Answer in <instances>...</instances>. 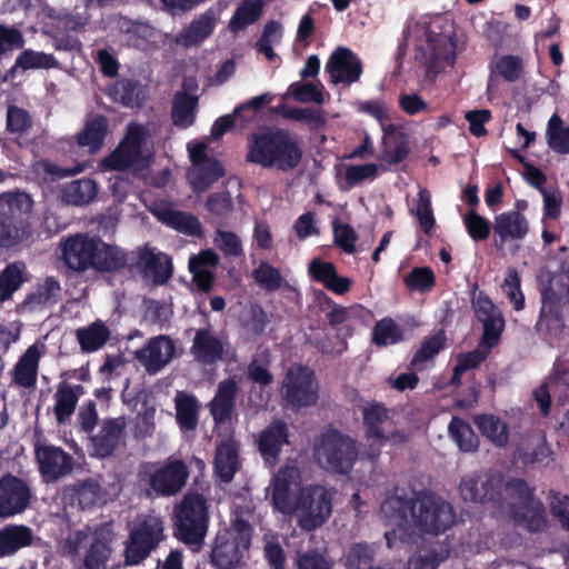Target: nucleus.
I'll return each instance as SVG.
<instances>
[{
  "label": "nucleus",
  "instance_id": "f257e3e1",
  "mask_svg": "<svg viewBox=\"0 0 569 569\" xmlns=\"http://www.w3.org/2000/svg\"><path fill=\"white\" fill-rule=\"evenodd\" d=\"M380 517L391 527L385 532L390 549L413 542L422 532L446 530L455 521L452 507L432 495H425L413 501L390 496L381 503Z\"/></svg>",
  "mask_w": 569,
  "mask_h": 569
},
{
  "label": "nucleus",
  "instance_id": "f03ea898",
  "mask_svg": "<svg viewBox=\"0 0 569 569\" xmlns=\"http://www.w3.org/2000/svg\"><path fill=\"white\" fill-rule=\"evenodd\" d=\"M268 496L272 506L287 516H296L306 530L322 526L331 516L333 492L322 485L303 483L296 466L281 468L272 478Z\"/></svg>",
  "mask_w": 569,
  "mask_h": 569
},
{
  "label": "nucleus",
  "instance_id": "7ed1b4c3",
  "mask_svg": "<svg viewBox=\"0 0 569 569\" xmlns=\"http://www.w3.org/2000/svg\"><path fill=\"white\" fill-rule=\"evenodd\" d=\"M451 26L441 17L422 19L409 27L407 44L417 52V58L430 69L442 68V62L450 66L455 57V43Z\"/></svg>",
  "mask_w": 569,
  "mask_h": 569
},
{
  "label": "nucleus",
  "instance_id": "20e7f679",
  "mask_svg": "<svg viewBox=\"0 0 569 569\" xmlns=\"http://www.w3.org/2000/svg\"><path fill=\"white\" fill-rule=\"evenodd\" d=\"M114 533L109 527H100L71 531L60 541L63 555L77 556L81 548H86L83 556L84 569H106L112 553Z\"/></svg>",
  "mask_w": 569,
  "mask_h": 569
},
{
  "label": "nucleus",
  "instance_id": "39448f33",
  "mask_svg": "<svg viewBox=\"0 0 569 569\" xmlns=\"http://www.w3.org/2000/svg\"><path fill=\"white\" fill-rule=\"evenodd\" d=\"M300 158L301 152L293 140L280 130L256 134L249 143L248 160L263 167L289 169L295 167Z\"/></svg>",
  "mask_w": 569,
  "mask_h": 569
},
{
  "label": "nucleus",
  "instance_id": "423d86ee",
  "mask_svg": "<svg viewBox=\"0 0 569 569\" xmlns=\"http://www.w3.org/2000/svg\"><path fill=\"white\" fill-rule=\"evenodd\" d=\"M361 110L373 117L382 131L380 160L387 164H397L409 153V136L406 126L398 121L395 113L382 101H368Z\"/></svg>",
  "mask_w": 569,
  "mask_h": 569
},
{
  "label": "nucleus",
  "instance_id": "0eeeda50",
  "mask_svg": "<svg viewBox=\"0 0 569 569\" xmlns=\"http://www.w3.org/2000/svg\"><path fill=\"white\" fill-rule=\"evenodd\" d=\"M150 134L142 126L130 124L118 148L101 161L103 170H139L151 158Z\"/></svg>",
  "mask_w": 569,
  "mask_h": 569
},
{
  "label": "nucleus",
  "instance_id": "6e6552de",
  "mask_svg": "<svg viewBox=\"0 0 569 569\" xmlns=\"http://www.w3.org/2000/svg\"><path fill=\"white\" fill-rule=\"evenodd\" d=\"M208 523L204 499L199 495L186 496L176 509L178 538L192 551H199L208 531Z\"/></svg>",
  "mask_w": 569,
  "mask_h": 569
},
{
  "label": "nucleus",
  "instance_id": "1a4fd4ad",
  "mask_svg": "<svg viewBox=\"0 0 569 569\" xmlns=\"http://www.w3.org/2000/svg\"><path fill=\"white\" fill-rule=\"evenodd\" d=\"M250 540L248 522L236 519L230 528L219 531L211 553L212 563L218 569H234L248 550Z\"/></svg>",
  "mask_w": 569,
  "mask_h": 569
},
{
  "label": "nucleus",
  "instance_id": "9d476101",
  "mask_svg": "<svg viewBox=\"0 0 569 569\" xmlns=\"http://www.w3.org/2000/svg\"><path fill=\"white\" fill-rule=\"evenodd\" d=\"M163 539V521L150 515L137 522L130 530L124 548V563L136 566L142 562Z\"/></svg>",
  "mask_w": 569,
  "mask_h": 569
},
{
  "label": "nucleus",
  "instance_id": "9b49d317",
  "mask_svg": "<svg viewBox=\"0 0 569 569\" xmlns=\"http://www.w3.org/2000/svg\"><path fill=\"white\" fill-rule=\"evenodd\" d=\"M363 421L367 428L363 455L370 460L376 459L387 443L400 445L408 438L403 431L390 428L387 422L386 409L382 406L375 405L366 408Z\"/></svg>",
  "mask_w": 569,
  "mask_h": 569
},
{
  "label": "nucleus",
  "instance_id": "f8f14e48",
  "mask_svg": "<svg viewBox=\"0 0 569 569\" xmlns=\"http://www.w3.org/2000/svg\"><path fill=\"white\" fill-rule=\"evenodd\" d=\"M318 463L330 472H348L357 457L356 443L347 436L329 432L321 439L317 448Z\"/></svg>",
  "mask_w": 569,
  "mask_h": 569
},
{
  "label": "nucleus",
  "instance_id": "ddd939ff",
  "mask_svg": "<svg viewBox=\"0 0 569 569\" xmlns=\"http://www.w3.org/2000/svg\"><path fill=\"white\" fill-rule=\"evenodd\" d=\"M281 395L287 406L301 410L318 401V385L313 372L299 365L291 366L281 386Z\"/></svg>",
  "mask_w": 569,
  "mask_h": 569
},
{
  "label": "nucleus",
  "instance_id": "4468645a",
  "mask_svg": "<svg viewBox=\"0 0 569 569\" xmlns=\"http://www.w3.org/2000/svg\"><path fill=\"white\" fill-rule=\"evenodd\" d=\"M206 141L188 143L191 167L188 172L189 183L194 192H204L224 174L219 161L208 157Z\"/></svg>",
  "mask_w": 569,
  "mask_h": 569
},
{
  "label": "nucleus",
  "instance_id": "2eb2a0df",
  "mask_svg": "<svg viewBox=\"0 0 569 569\" xmlns=\"http://www.w3.org/2000/svg\"><path fill=\"white\" fill-rule=\"evenodd\" d=\"M326 71L332 83L350 84L356 82L361 73L362 66L359 58L348 48H337L326 63Z\"/></svg>",
  "mask_w": 569,
  "mask_h": 569
},
{
  "label": "nucleus",
  "instance_id": "dca6fc26",
  "mask_svg": "<svg viewBox=\"0 0 569 569\" xmlns=\"http://www.w3.org/2000/svg\"><path fill=\"white\" fill-rule=\"evenodd\" d=\"M528 232L529 221L519 211L502 212L495 218V242L499 249H503L507 244L520 242Z\"/></svg>",
  "mask_w": 569,
  "mask_h": 569
},
{
  "label": "nucleus",
  "instance_id": "f3484780",
  "mask_svg": "<svg viewBox=\"0 0 569 569\" xmlns=\"http://www.w3.org/2000/svg\"><path fill=\"white\" fill-rule=\"evenodd\" d=\"M30 489L27 483L13 476L0 480V517H9L26 509L30 500Z\"/></svg>",
  "mask_w": 569,
  "mask_h": 569
},
{
  "label": "nucleus",
  "instance_id": "a211bd4d",
  "mask_svg": "<svg viewBox=\"0 0 569 569\" xmlns=\"http://www.w3.org/2000/svg\"><path fill=\"white\" fill-rule=\"evenodd\" d=\"M473 308L478 319L483 323L482 346L495 347L505 327L501 312L482 293L473 298Z\"/></svg>",
  "mask_w": 569,
  "mask_h": 569
},
{
  "label": "nucleus",
  "instance_id": "6ab92c4d",
  "mask_svg": "<svg viewBox=\"0 0 569 569\" xmlns=\"http://www.w3.org/2000/svg\"><path fill=\"white\" fill-rule=\"evenodd\" d=\"M174 352V342L167 336H158L137 351V358L148 372L156 373L172 360Z\"/></svg>",
  "mask_w": 569,
  "mask_h": 569
},
{
  "label": "nucleus",
  "instance_id": "aec40b11",
  "mask_svg": "<svg viewBox=\"0 0 569 569\" xmlns=\"http://www.w3.org/2000/svg\"><path fill=\"white\" fill-rule=\"evenodd\" d=\"M187 477L186 466L173 460L156 469L150 478V486L157 493L170 496L181 490Z\"/></svg>",
  "mask_w": 569,
  "mask_h": 569
},
{
  "label": "nucleus",
  "instance_id": "412c9836",
  "mask_svg": "<svg viewBox=\"0 0 569 569\" xmlns=\"http://www.w3.org/2000/svg\"><path fill=\"white\" fill-rule=\"evenodd\" d=\"M96 240L83 236H76L68 239L62 248L66 263L73 270H84L94 267Z\"/></svg>",
  "mask_w": 569,
  "mask_h": 569
},
{
  "label": "nucleus",
  "instance_id": "4be33fe9",
  "mask_svg": "<svg viewBox=\"0 0 569 569\" xmlns=\"http://www.w3.org/2000/svg\"><path fill=\"white\" fill-rule=\"evenodd\" d=\"M46 350L44 342L37 341L24 351L13 368L14 383L22 388H31L36 385L38 365Z\"/></svg>",
  "mask_w": 569,
  "mask_h": 569
},
{
  "label": "nucleus",
  "instance_id": "5701e85b",
  "mask_svg": "<svg viewBox=\"0 0 569 569\" xmlns=\"http://www.w3.org/2000/svg\"><path fill=\"white\" fill-rule=\"evenodd\" d=\"M150 210L162 223L182 233L196 237H200L202 233L200 221L190 213L174 210L171 206L162 202L154 203Z\"/></svg>",
  "mask_w": 569,
  "mask_h": 569
},
{
  "label": "nucleus",
  "instance_id": "b1692460",
  "mask_svg": "<svg viewBox=\"0 0 569 569\" xmlns=\"http://www.w3.org/2000/svg\"><path fill=\"white\" fill-rule=\"evenodd\" d=\"M36 455L47 480H54L71 470V458L57 447L38 445Z\"/></svg>",
  "mask_w": 569,
  "mask_h": 569
},
{
  "label": "nucleus",
  "instance_id": "393cba45",
  "mask_svg": "<svg viewBox=\"0 0 569 569\" xmlns=\"http://www.w3.org/2000/svg\"><path fill=\"white\" fill-rule=\"evenodd\" d=\"M387 167L381 163L342 164L337 170V177L343 189H350L366 181L375 180Z\"/></svg>",
  "mask_w": 569,
  "mask_h": 569
},
{
  "label": "nucleus",
  "instance_id": "a878e982",
  "mask_svg": "<svg viewBox=\"0 0 569 569\" xmlns=\"http://www.w3.org/2000/svg\"><path fill=\"white\" fill-rule=\"evenodd\" d=\"M308 271L316 281L337 295L348 292L351 287V280L338 276L333 264L330 262L313 259L309 263Z\"/></svg>",
  "mask_w": 569,
  "mask_h": 569
},
{
  "label": "nucleus",
  "instance_id": "bb28decb",
  "mask_svg": "<svg viewBox=\"0 0 569 569\" xmlns=\"http://www.w3.org/2000/svg\"><path fill=\"white\" fill-rule=\"evenodd\" d=\"M219 257L212 250H203L189 260V270L192 279L202 291L210 290L213 281V269L218 264Z\"/></svg>",
  "mask_w": 569,
  "mask_h": 569
},
{
  "label": "nucleus",
  "instance_id": "cd10ccee",
  "mask_svg": "<svg viewBox=\"0 0 569 569\" xmlns=\"http://www.w3.org/2000/svg\"><path fill=\"white\" fill-rule=\"evenodd\" d=\"M217 22V14L213 11H207L183 29L176 37V42L184 47L196 46L212 33Z\"/></svg>",
  "mask_w": 569,
  "mask_h": 569
},
{
  "label": "nucleus",
  "instance_id": "c85d7f7f",
  "mask_svg": "<svg viewBox=\"0 0 569 569\" xmlns=\"http://www.w3.org/2000/svg\"><path fill=\"white\" fill-rule=\"evenodd\" d=\"M287 426L282 421H274L261 432L259 450L266 462L274 463L281 447L287 443Z\"/></svg>",
  "mask_w": 569,
  "mask_h": 569
},
{
  "label": "nucleus",
  "instance_id": "c756f323",
  "mask_svg": "<svg viewBox=\"0 0 569 569\" xmlns=\"http://www.w3.org/2000/svg\"><path fill=\"white\" fill-rule=\"evenodd\" d=\"M139 264L154 283H163L171 276V262L167 254L146 248L140 251Z\"/></svg>",
  "mask_w": 569,
  "mask_h": 569
},
{
  "label": "nucleus",
  "instance_id": "7c9ffc66",
  "mask_svg": "<svg viewBox=\"0 0 569 569\" xmlns=\"http://www.w3.org/2000/svg\"><path fill=\"white\" fill-rule=\"evenodd\" d=\"M239 457L236 442L228 438L220 441L217 446L214 458V470L217 476L226 482H229L239 468Z\"/></svg>",
  "mask_w": 569,
  "mask_h": 569
},
{
  "label": "nucleus",
  "instance_id": "2f4dec72",
  "mask_svg": "<svg viewBox=\"0 0 569 569\" xmlns=\"http://www.w3.org/2000/svg\"><path fill=\"white\" fill-rule=\"evenodd\" d=\"M236 383L231 380L219 385L218 392L211 401V413L218 426L231 423Z\"/></svg>",
  "mask_w": 569,
  "mask_h": 569
},
{
  "label": "nucleus",
  "instance_id": "473e14b6",
  "mask_svg": "<svg viewBox=\"0 0 569 569\" xmlns=\"http://www.w3.org/2000/svg\"><path fill=\"white\" fill-rule=\"evenodd\" d=\"M82 392L80 386H71L62 382L53 395V413L59 423H64L73 413L79 396Z\"/></svg>",
  "mask_w": 569,
  "mask_h": 569
},
{
  "label": "nucleus",
  "instance_id": "72a5a7b5",
  "mask_svg": "<svg viewBox=\"0 0 569 569\" xmlns=\"http://www.w3.org/2000/svg\"><path fill=\"white\" fill-rule=\"evenodd\" d=\"M108 131V120L102 116H96L88 120L83 129L78 133L77 140L80 147L87 148L93 153L103 146Z\"/></svg>",
  "mask_w": 569,
  "mask_h": 569
},
{
  "label": "nucleus",
  "instance_id": "f704fd0d",
  "mask_svg": "<svg viewBox=\"0 0 569 569\" xmlns=\"http://www.w3.org/2000/svg\"><path fill=\"white\" fill-rule=\"evenodd\" d=\"M515 518L532 531L539 530L545 523L542 505L532 497L527 488L523 489V496L515 512Z\"/></svg>",
  "mask_w": 569,
  "mask_h": 569
},
{
  "label": "nucleus",
  "instance_id": "c9c22d12",
  "mask_svg": "<svg viewBox=\"0 0 569 569\" xmlns=\"http://www.w3.org/2000/svg\"><path fill=\"white\" fill-rule=\"evenodd\" d=\"M123 421L120 419L108 420L103 423L100 432L92 438L94 455L106 457L110 455L119 443Z\"/></svg>",
  "mask_w": 569,
  "mask_h": 569
},
{
  "label": "nucleus",
  "instance_id": "e433bc0d",
  "mask_svg": "<svg viewBox=\"0 0 569 569\" xmlns=\"http://www.w3.org/2000/svg\"><path fill=\"white\" fill-rule=\"evenodd\" d=\"M223 349L224 343L221 340L208 330H200L194 337L191 350L198 360L211 363L221 357Z\"/></svg>",
  "mask_w": 569,
  "mask_h": 569
},
{
  "label": "nucleus",
  "instance_id": "4c0bfd02",
  "mask_svg": "<svg viewBox=\"0 0 569 569\" xmlns=\"http://www.w3.org/2000/svg\"><path fill=\"white\" fill-rule=\"evenodd\" d=\"M33 201L24 192H7L0 196V216L11 219H23L31 212Z\"/></svg>",
  "mask_w": 569,
  "mask_h": 569
},
{
  "label": "nucleus",
  "instance_id": "58836bf2",
  "mask_svg": "<svg viewBox=\"0 0 569 569\" xmlns=\"http://www.w3.org/2000/svg\"><path fill=\"white\" fill-rule=\"evenodd\" d=\"M262 0H242L229 21L231 32L238 33L254 23L262 14Z\"/></svg>",
  "mask_w": 569,
  "mask_h": 569
},
{
  "label": "nucleus",
  "instance_id": "ea45409f",
  "mask_svg": "<svg viewBox=\"0 0 569 569\" xmlns=\"http://www.w3.org/2000/svg\"><path fill=\"white\" fill-rule=\"evenodd\" d=\"M31 542V532L23 526H8L0 530V557L14 553Z\"/></svg>",
  "mask_w": 569,
  "mask_h": 569
},
{
  "label": "nucleus",
  "instance_id": "a19ab883",
  "mask_svg": "<svg viewBox=\"0 0 569 569\" xmlns=\"http://www.w3.org/2000/svg\"><path fill=\"white\" fill-rule=\"evenodd\" d=\"M198 98L186 92L177 93L172 107V120L177 127L188 128L196 119Z\"/></svg>",
  "mask_w": 569,
  "mask_h": 569
},
{
  "label": "nucleus",
  "instance_id": "79ce46f5",
  "mask_svg": "<svg viewBox=\"0 0 569 569\" xmlns=\"http://www.w3.org/2000/svg\"><path fill=\"white\" fill-rule=\"evenodd\" d=\"M97 194L96 182L91 179H79L68 183L62 189V199L70 204L89 203Z\"/></svg>",
  "mask_w": 569,
  "mask_h": 569
},
{
  "label": "nucleus",
  "instance_id": "37998d69",
  "mask_svg": "<svg viewBox=\"0 0 569 569\" xmlns=\"http://www.w3.org/2000/svg\"><path fill=\"white\" fill-rule=\"evenodd\" d=\"M110 331L101 321L77 330V339L83 351L92 352L100 349L109 339Z\"/></svg>",
  "mask_w": 569,
  "mask_h": 569
},
{
  "label": "nucleus",
  "instance_id": "c03bdc74",
  "mask_svg": "<svg viewBox=\"0 0 569 569\" xmlns=\"http://www.w3.org/2000/svg\"><path fill=\"white\" fill-rule=\"evenodd\" d=\"M198 402L188 395L178 393L176 396V417L182 430H193L198 423Z\"/></svg>",
  "mask_w": 569,
  "mask_h": 569
},
{
  "label": "nucleus",
  "instance_id": "a18cd8bd",
  "mask_svg": "<svg viewBox=\"0 0 569 569\" xmlns=\"http://www.w3.org/2000/svg\"><path fill=\"white\" fill-rule=\"evenodd\" d=\"M548 146L556 152L569 153V127L558 114L551 116L547 126Z\"/></svg>",
  "mask_w": 569,
  "mask_h": 569
},
{
  "label": "nucleus",
  "instance_id": "49530a36",
  "mask_svg": "<svg viewBox=\"0 0 569 569\" xmlns=\"http://www.w3.org/2000/svg\"><path fill=\"white\" fill-rule=\"evenodd\" d=\"M7 218L0 216V247L12 248L27 242L31 237L29 224L20 226L7 223Z\"/></svg>",
  "mask_w": 569,
  "mask_h": 569
},
{
  "label": "nucleus",
  "instance_id": "de8ad7c7",
  "mask_svg": "<svg viewBox=\"0 0 569 569\" xmlns=\"http://www.w3.org/2000/svg\"><path fill=\"white\" fill-rule=\"evenodd\" d=\"M402 339L401 328L391 318L379 320L372 331V340L379 347L395 345Z\"/></svg>",
  "mask_w": 569,
  "mask_h": 569
},
{
  "label": "nucleus",
  "instance_id": "09e8293b",
  "mask_svg": "<svg viewBox=\"0 0 569 569\" xmlns=\"http://www.w3.org/2000/svg\"><path fill=\"white\" fill-rule=\"evenodd\" d=\"M24 264L11 263L0 273V301H4L20 287L24 280Z\"/></svg>",
  "mask_w": 569,
  "mask_h": 569
},
{
  "label": "nucleus",
  "instance_id": "8fccbe9b",
  "mask_svg": "<svg viewBox=\"0 0 569 569\" xmlns=\"http://www.w3.org/2000/svg\"><path fill=\"white\" fill-rule=\"evenodd\" d=\"M479 430L497 446L508 441V430L505 422L493 416H481L476 419Z\"/></svg>",
  "mask_w": 569,
  "mask_h": 569
},
{
  "label": "nucleus",
  "instance_id": "3c124183",
  "mask_svg": "<svg viewBox=\"0 0 569 569\" xmlns=\"http://www.w3.org/2000/svg\"><path fill=\"white\" fill-rule=\"evenodd\" d=\"M449 433L460 450L469 452L478 448V438L465 421L452 418L449 425Z\"/></svg>",
  "mask_w": 569,
  "mask_h": 569
},
{
  "label": "nucleus",
  "instance_id": "603ef678",
  "mask_svg": "<svg viewBox=\"0 0 569 569\" xmlns=\"http://www.w3.org/2000/svg\"><path fill=\"white\" fill-rule=\"evenodd\" d=\"M124 263L123 252L100 240H96V261L94 268L101 270L116 269Z\"/></svg>",
  "mask_w": 569,
  "mask_h": 569
},
{
  "label": "nucleus",
  "instance_id": "864d4df0",
  "mask_svg": "<svg viewBox=\"0 0 569 569\" xmlns=\"http://www.w3.org/2000/svg\"><path fill=\"white\" fill-rule=\"evenodd\" d=\"M411 212L417 217L421 229L428 233L435 226V217L431 208V196L426 189H420L418 198L411 209Z\"/></svg>",
  "mask_w": 569,
  "mask_h": 569
},
{
  "label": "nucleus",
  "instance_id": "5fc2aeb1",
  "mask_svg": "<svg viewBox=\"0 0 569 569\" xmlns=\"http://www.w3.org/2000/svg\"><path fill=\"white\" fill-rule=\"evenodd\" d=\"M68 497L82 509L91 508L100 499L99 486L94 481H87L70 489Z\"/></svg>",
  "mask_w": 569,
  "mask_h": 569
},
{
  "label": "nucleus",
  "instance_id": "6e6d98bb",
  "mask_svg": "<svg viewBox=\"0 0 569 569\" xmlns=\"http://www.w3.org/2000/svg\"><path fill=\"white\" fill-rule=\"evenodd\" d=\"M54 66V59L52 56L47 54L44 52L26 50L20 53L11 69V72H14L17 69L28 70V69H40V68H51Z\"/></svg>",
  "mask_w": 569,
  "mask_h": 569
},
{
  "label": "nucleus",
  "instance_id": "4d7b16f0",
  "mask_svg": "<svg viewBox=\"0 0 569 569\" xmlns=\"http://www.w3.org/2000/svg\"><path fill=\"white\" fill-rule=\"evenodd\" d=\"M459 491L466 502H483L489 498L487 485L480 478L466 477L460 483Z\"/></svg>",
  "mask_w": 569,
  "mask_h": 569
},
{
  "label": "nucleus",
  "instance_id": "13d9d810",
  "mask_svg": "<svg viewBox=\"0 0 569 569\" xmlns=\"http://www.w3.org/2000/svg\"><path fill=\"white\" fill-rule=\"evenodd\" d=\"M254 281L263 289L277 290L280 288L282 277L279 269L269 262H261L252 272Z\"/></svg>",
  "mask_w": 569,
  "mask_h": 569
},
{
  "label": "nucleus",
  "instance_id": "bf43d9fd",
  "mask_svg": "<svg viewBox=\"0 0 569 569\" xmlns=\"http://www.w3.org/2000/svg\"><path fill=\"white\" fill-rule=\"evenodd\" d=\"M491 348L492 347L482 346L481 342L475 351L460 355L457 359L451 381L457 382L463 371L477 367L487 357Z\"/></svg>",
  "mask_w": 569,
  "mask_h": 569
},
{
  "label": "nucleus",
  "instance_id": "052dcab7",
  "mask_svg": "<svg viewBox=\"0 0 569 569\" xmlns=\"http://www.w3.org/2000/svg\"><path fill=\"white\" fill-rule=\"evenodd\" d=\"M214 246L226 256L237 257L242 253V244L239 237L222 229H218L213 237Z\"/></svg>",
  "mask_w": 569,
  "mask_h": 569
},
{
  "label": "nucleus",
  "instance_id": "680f3d73",
  "mask_svg": "<svg viewBox=\"0 0 569 569\" xmlns=\"http://www.w3.org/2000/svg\"><path fill=\"white\" fill-rule=\"evenodd\" d=\"M445 341L446 337L442 331H439L426 340L416 353L412 360V365L418 369L421 368L423 362L428 361L439 352V350L443 347Z\"/></svg>",
  "mask_w": 569,
  "mask_h": 569
},
{
  "label": "nucleus",
  "instance_id": "e2e57ef3",
  "mask_svg": "<svg viewBox=\"0 0 569 569\" xmlns=\"http://www.w3.org/2000/svg\"><path fill=\"white\" fill-rule=\"evenodd\" d=\"M468 234L476 241L487 239L490 233V223L487 219L470 210L463 218Z\"/></svg>",
  "mask_w": 569,
  "mask_h": 569
},
{
  "label": "nucleus",
  "instance_id": "0e129e2a",
  "mask_svg": "<svg viewBox=\"0 0 569 569\" xmlns=\"http://www.w3.org/2000/svg\"><path fill=\"white\" fill-rule=\"evenodd\" d=\"M289 94L299 102L322 103L325 96L318 86L312 83H293L289 87Z\"/></svg>",
  "mask_w": 569,
  "mask_h": 569
},
{
  "label": "nucleus",
  "instance_id": "69168bd1",
  "mask_svg": "<svg viewBox=\"0 0 569 569\" xmlns=\"http://www.w3.org/2000/svg\"><path fill=\"white\" fill-rule=\"evenodd\" d=\"M503 291L513 303L516 310L523 308V295L520 290V279L516 270L510 269L502 284Z\"/></svg>",
  "mask_w": 569,
  "mask_h": 569
},
{
  "label": "nucleus",
  "instance_id": "338daca9",
  "mask_svg": "<svg viewBox=\"0 0 569 569\" xmlns=\"http://www.w3.org/2000/svg\"><path fill=\"white\" fill-rule=\"evenodd\" d=\"M435 276L427 267L413 269L406 278V284L411 290H428L433 286Z\"/></svg>",
  "mask_w": 569,
  "mask_h": 569
},
{
  "label": "nucleus",
  "instance_id": "774afa93",
  "mask_svg": "<svg viewBox=\"0 0 569 569\" xmlns=\"http://www.w3.org/2000/svg\"><path fill=\"white\" fill-rule=\"evenodd\" d=\"M521 61L512 56H505L497 59L495 72L508 81H515L521 73Z\"/></svg>",
  "mask_w": 569,
  "mask_h": 569
}]
</instances>
